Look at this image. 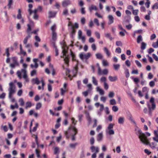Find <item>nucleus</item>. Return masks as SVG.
<instances>
[{
    "mask_svg": "<svg viewBox=\"0 0 158 158\" xmlns=\"http://www.w3.org/2000/svg\"><path fill=\"white\" fill-rule=\"evenodd\" d=\"M136 134L138 135L140 141L143 144L149 145L152 149L155 148L156 144L154 142L150 143L145 134L143 133L140 129H138L137 131L136 132Z\"/></svg>",
    "mask_w": 158,
    "mask_h": 158,
    "instance_id": "1",
    "label": "nucleus"
},
{
    "mask_svg": "<svg viewBox=\"0 0 158 158\" xmlns=\"http://www.w3.org/2000/svg\"><path fill=\"white\" fill-rule=\"evenodd\" d=\"M8 97L12 102L15 101V99L13 97V95L16 92V87L13 82H10L9 83V87L8 89Z\"/></svg>",
    "mask_w": 158,
    "mask_h": 158,
    "instance_id": "2",
    "label": "nucleus"
},
{
    "mask_svg": "<svg viewBox=\"0 0 158 158\" xmlns=\"http://www.w3.org/2000/svg\"><path fill=\"white\" fill-rule=\"evenodd\" d=\"M77 133V129L74 126H71L69 128L68 131L64 132V134L67 138H68L70 136H72V140H74L75 139V135Z\"/></svg>",
    "mask_w": 158,
    "mask_h": 158,
    "instance_id": "3",
    "label": "nucleus"
},
{
    "mask_svg": "<svg viewBox=\"0 0 158 158\" xmlns=\"http://www.w3.org/2000/svg\"><path fill=\"white\" fill-rule=\"evenodd\" d=\"M150 102L152 103L151 106L148 102H147V106L149 110V115L150 116H152V111L155 109L156 105L155 102L154 98L153 97L151 98Z\"/></svg>",
    "mask_w": 158,
    "mask_h": 158,
    "instance_id": "4",
    "label": "nucleus"
},
{
    "mask_svg": "<svg viewBox=\"0 0 158 158\" xmlns=\"http://www.w3.org/2000/svg\"><path fill=\"white\" fill-rule=\"evenodd\" d=\"M114 124L112 123L109 124L105 130L106 135H111L114 134V131L113 129Z\"/></svg>",
    "mask_w": 158,
    "mask_h": 158,
    "instance_id": "5",
    "label": "nucleus"
},
{
    "mask_svg": "<svg viewBox=\"0 0 158 158\" xmlns=\"http://www.w3.org/2000/svg\"><path fill=\"white\" fill-rule=\"evenodd\" d=\"M91 56V54L90 52H88L85 54L82 52L79 54V57L82 60L87 63V60Z\"/></svg>",
    "mask_w": 158,
    "mask_h": 158,
    "instance_id": "6",
    "label": "nucleus"
},
{
    "mask_svg": "<svg viewBox=\"0 0 158 158\" xmlns=\"http://www.w3.org/2000/svg\"><path fill=\"white\" fill-rule=\"evenodd\" d=\"M27 64L25 63H23V69H21V71L18 70L17 73L16 74L17 75L19 79L22 78L21 73H24L25 72L23 71H26V73H27Z\"/></svg>",
    "mask_w": 158,
    "mask_h": 158,
    "instance_id": "7",
    "label": "nucleus"
},
{
    "mask_svg": "<svg viewBox=\"0 0 158 158\" xmlns=\"http://www.w3.org/2000/svg\"><path fill=\"white\" fill-rule=\"evenodd\" d=\"M31 82L33 84H36L37 85H39L40 82L42 84V89L43 90L44 89V86L45 85V83L43 80H41V81H40L37 78H33L31 80Z\"/></svg>",
    "mask_w": 158,
    "mask_h": 158,
    "instance_id": "8",
    "label": "nucleus"
},
{
    "mask_svg": "<svg viewBox=\"0 0 158 158\" xmlns=\"http://www.w3.org/2000/svg\"><path fill=\"white\" fill-rule=\"evenodd\" d=\"M67 48V47H64L62 53L63 56H65V57L64 59V61L66 64H68L69 63V59L68 57L66 56V54L67 52L66 49Z\"/></svg>",
    "mask_w": 158,
    "mask_h": 158,
    "instance_id": "9",
    "label": "nucleus"
},
{
    "mask_svg": "<svg viewBox=\"0 0 158 158\" xmlns=\"http://www.w3.org/2000/svg\"><path fill=\"white\" fill-rule=\"evenodd\" d=\"M92 152L94 153H98L99 151V148L97 147H95L94 146H92L90 148Z\"/></svg>",
    "mask_w": 158,
    "mask_h": 158,
    "instance_id": "10",
    "label": "nucleus"
},
{
    "mask_svg": "<svg viewBox=\"0 0 158 158\" xmlns=\"http://www.w3.org/2000/svg\"><path fill=\"white\" fill-rule=\"evenodd\" d=\"M108 73V71L107 69H105L102 70L101 69L100 73H99V71H98V74L99 75H107Z\"/></svg>",
    "mask_w": 158,
    "mask_h": 158,
    "instance_id": "11",
    "label": "nucleus"
},
{
    "mask_svg": "<svg viewBox=\"0 0 158 158\" xmlns=\"http://www.w3.org/2000/svg\"><path fill=\"white\" fill-rule=\"evenodd\" d=\"M71 4V2L70 0H65L62 2V5L63 6H65Z\"/></svg>",
    "mask_w": 158,
    "mask_h": 158,
    "instance_id": "12",
    "label": "nucleus"
},
{
    "mask_svg": "<svg viewBox=\"0 0 158 158\" xmlns=\"http://www.w3.org/2000/svg\"><path fill=\"white\" fill-rule=\"evenodd\" d=\"M103 133L102 132L99 133L98 135L97 138V141L98 142H100L102 141L103 139Z\"/></svg>",
    "mask_w": 158,
    "mask_h": 158,
    "instance_id": "13",
    "label": "nucleus"
},
{
    "mask_svg": "<svg viewBox=\"0 0 158 158\" xmlns=\"http://www.w3.org/2000/svg\"><path fill=\"white\" fill-rule=\"evenodd\" d=\"M49 18H52L55 17L56 14V11H49Z\"/></svg>",
    "mask_w": 158,
    "mask_h": 158,
    "instance_id": "14",
    "label": "nucleus"
},
{
    "mask_svg": "<svg viewBox=\"0 0 158 158\" xmlns=\"http://www.w3.org/2000/svg\"><path fill=\"white\" fill-rule=\"evenodd\" d=\"M108 79L110 81L114 82L118 80V77H117L116 76H114V77H112L111 76H110L108 77Z\"/></svg>",
    "mask_w": 158,
    "mask_h": 158,
    "instance_id": "15",
    "label": "nucleus"
},
{
    "mask_svg": "<svg viewBox=\"0 0 158 158\" xmlns=\"http://www.w3.org/2000/svg\"><path fill=\"white\" fill-rule=\"evenodd\" d=\"M108 18L109 21V24H110L113 23L114 18L112 15H108Z\"/></svg>",
    "mask_w": 158,
    "mask_h": 158,
    "instance_id": "16",
    "label": "nucleus"
},
{
    "mask_svg": "<svg viewBox=\"0 0 158 158\" xmlns=\"http://www.w3.org/2000/svg\"><path fill=\"white\" fill-rule=\"evenodd\" d=\"M89 10L90 12H91L93 10H97L98 9L96 6L92 4L89 7Z\"/></svg>",
    "mask_w": 158,
    "mask_h": 158,
    "instance_id": "17",
    "label": "nucleus"
},
{
    "mask_svg": "<svg viewBox=\"0 0 158 158\" xmlns=\"http://www.w3.org/2000/svg\"><path fill=\"white\" fill-rule=\"evenodd\" d=\"M96 89L97 92H99V94L100 95H102L104 94V90L100 89L99 87H97L96 88Z\"/></svg>",
    "mask_w": 158,
    "mask_h": 158,
    "instance_id": "18",
    "label": "nucleus"
},
{
    "mask_svg": "<svg viewBox=\"0 0 158 158\" xmlns=\"http://www.w3.org/2000/svg\"><path fill=\"white\" fill-rule=\"evenodd\" d=\"M131 20V17L130 16H126L124 19L123 22V24L126 23H129Z\"/></svg>",
    "mask_w": 158,
    "mask_h": 158,
    "instance_id": "19",
    "label": "nucleus"
},
{
    "mask_svg": "<svg viewBox=\"0 0 158 158\" xmlns=\"http://www.w3.org/2000/svg\"><path fill=\"white\" fill-rule=\"evenodd\" d=\"M34 13L33 18L35 20H38L39 18V15L37 14V10H34L33 12Z\"/></svg>",
    "mask_w": 158,
    "mask_h": 158,
    "instance_id": "20",
    "label": "nucleus"
},
{
    "mask_svg": "<svg viewBox=\"0 0 158 158\" xmlns=\"http://www.w3.org/2000/svg\"><path fill=\"white\" fill-rule=\"evenodd\" d=\"M12 59L13 63L15 64L16 65L18 66H19V63L17 61V58L16 57H13L12 58Z\"/></svg>",
    "mask_w": 158,
    "mask_h": 158,
    "instance_id": "21",
    "label": "nucleus"
},
{
    "mask_svg": "<svg viewBox=\"0 0 158 158\" xmlns=\"http://www.w3.org/2000/svg\"><path fill=\"white\" fill-rule=\"evenodd\" d=\"M24 73H23V77L25 81L26 82H28L29 81V79L28 78L27 73H26V71H24Z\"/></svg>",
    "mask_w": 158,
    "mask_h": 158,
    "instance_id": "22",
    "label": "nucleus"
},
{
    "mask_svg": "<svg viewBox=\"0 0 158 158\" xmlns=\"http://www.w3.org/2000/svg\"><path fill=\"white\" fill-rule=\"evenodd\" d=\"M154 134L155 136L153 138V139L154 141L158 143V133L155 131Z\"/></svg>",
    "mask_w": 158,
    "mask_h": 158,
    "instance_id": "23",
    "label": "nucleus"
},
{
    "mask_svg": "<svg viewBox=\"0 0 158 158\" xmlns=\"http://www.w3.org/2000/svg\"><path fill=\"white\" fill-rule=\"evenodd\" d=\"M104 52L106 53L107 56L108 57H110V56L111 53L108 50L107 48L106 47H104Z\"/></svg>",
    "mask_w": 158,
    "mask_h": 158,
    "instance_id": "24",
    "label": "nucleus"
},
{
    "mask_svg": "<svg viewBox=\"0 0 158 158\" xmlns=\"http://www.w3.org/2000/svg\"><path fill=\"white\" fill-rule=\"evenodd\" d=\"M31 37V35H28L27 36H26L25 38L24 39V40L23 41V44H27L28 40V39L30 38Z\"/></svg>",
    "mask_w": 158,
    "mask_h": 158,
    "instance_id": "25",
    "label": "nucleus"
},
{
    "mask_svg": "<svg viewBox=\"0 0 158 158\" xmlns=\"http://www.w3.org/2000/svg\"><path fill=\"white\" fill-rule=\"evenodd\" d=\"M124 118L123 117H120L118 119V123L120 124H123L124 121Z\"/></svg>",
    "mask_w": 158,
    "mask_h": 158,
    "instance_id": "26",
    "label": "nucleus"
},
{
    "mask_svg": "<svg viewBox=\"0 0 158 158\" xmlns=\"http://www.w3.org/2000/svg\"><path fill=\"white\" fill-rule=\"evenodd\" d=\"M143 38L142 35H139L137 39V42L138 44H139L143 41Z\"/></svg>",
    "mask_w": 158,
    "mask_h": 158,
    "instance_id": "27",
    "label": "nucleus"
},
{
    "mask_svg": "<svg viewBox=\"0 0 158 158\" xmlns=\"http://www.w3.org/2000/svg\"><path fill=\"white\" fill-rule=\"evenodd\" d=\"M129 120L131 121V123L135 125H136V123L134 121V119L133 118L131 114H130L129 115Z\"/></svg>",
    "mask_w": 158,
    "mask_h": 158,
    "instance_id": "28",
    "label": "nucleus"
},
{
    "mask_svg": "<svg viewBox=\"0 0 158 158\" xmlns=\"http://www.w3.org/2000/svg\"><path fill=\"white\" fill-rule=\"evenodd\" d=\"M92 82L93 84L95 85H97L98 84V81L96 80L95 77L94 76H93L92 77Z\"/></svg>",
    "mask_w": 158,
    "mask_h": 158,
    "instance_id": "29",
    "label": "nucleus"
},
{
    "mask_svg": "<svg viewBox=\"0 0 158 158\" xmlns=\"http://www.w3.org/2000/svg\"><path fill=\"white\" fill-rule=\"evenodd\" d=\"M33 6L31 4H29L28 5L29 9L28 10V12L29 13L30 15H31L33 12V11H32L31 9L32 8Z\"/></svg>",
    "mask_w": 158,
    "mask_h": 158,
    "instance_id": "30",
    "label": "nucleus"
},
{
    "mask_svg": "<svg viewBox=\"0 0 158 158\" xmlns=\"http://www.w3.org/2000/svg\"><path fill=\"white\" fill-rule=\"evenodd\" d=\"M52 44H53V45L55 49V52H56L55 56H57L58 55V54H59L58 50L57 48V47L56 46V45H55V43L54 42H53Z\"/></svg>",
    "mask_w": 158,
    "mask_h": 158,
    "instance_id": "31",
    "label": "nucleus"
},
{
    "mask_svg": "<svg viewBox=\"0 0 158 158\" xmlns=\"http://www.w3.org/2000/svg\"><path fill=\"white\" fill-rule=\"evenodd\" d=\"M28 28L27 30V32L28 34V35H31V29L30 26V25L29 24H28L27 25Z\"/></svg>",
    "mask_w": 158,
    "mask_h": 158,
    "instance_id": "32",
    "label": "nucleus"
},
{
    "mask_svg": "<svg viewBox=\"0 0 158 158\" xmlns=\"http://www.w3.org/2000/svg\"><path fill=\"white\" fill-rule=\"evenodd\" d=\"M52 40L55 41L57 39V34L56 32H52Z\"/></svg>",
    "mask_w": 158,
    "mask_h": 158,
    "instance_id": "33",
    "label": "nucleus"
},
{
    "mask_svg": "<svg viewBox=\"0 0 158 158\" xmlns=\"http://www.w3.org/2000/svg\"><path fill=\"white\" fill-rule=\"evenodd\" d=\"M59 153V148L57 147H56L54 148V153L55 154L58 155Z\"/></svg>",
    "mask_w": 158,
    "mask_h": 158,
    "instance_id": "34",
    "label": "nucleus"
},
{
    "mask_svg": "<svg viewBox=\"0 0 158 158\" xmlns=\"http://www.w3.org/2000/svg\"><path fill=\"white\" fill-rule=\"evenodd\" d=\"M146 44L144 42H142L141 43V48L142 50H144L146 48Z\"/></svg>",
    "mask_w": 158,
    "mask_h": 158,
    "instance_id": "35",
    "label": "nucleus"
},
{
    "mask_svg": "<svg viewBox=\"0 0 158 158\" xmlns=\"http://www.w3.org/2000/svg\"><path fill=\"white\" fill-rule=\"evenodd\" d=\"M19 102L20 103V105L21 106H23L24 104V102L22 98H20L19 100Z\"/></svg>",
    "mask_w": 158,
    "mask_h": 158,
    "instance_id": "36",
    "label": "nucleus"
},
{
    "mask_svg": "<svg viewBox=\"0 0 158 158\" xmlns=\"http://www.w3.org/2000/svg\"><path fill=\"white\" fill-rule=\"evenodd\" d=\"M96 58L98 59H100L102 58L103 56L100 53H98L95 54Z\"/></svg>",
    "mask_w": 158,
    "mask_h": 158,
    "instance_id": "37",
    "label": "nucleus"
},
{
    "mask_svg": "<svg viewBox=\"0 0 158 158\" xmlns=\"http://www.w3.org/2000/svg\"><path fill=\"white\" fill-rule=\"evenodd\" d=\"M86 118L89 123L90 124L91 122V118H90V115H89V113H88L86 114Z\"/></svg>",
    "mask_w": 158,
    "mask_h": 158,
    "instance_id": "38",
    "label": "nucleus"
},
{
    "mask_svg": "<svg viewBox=\"0 0 158 158\" xmlns=\"http://www.w3.org/2000/svg\"><path fill=\"white\" fill-rule=\"evenodd\" d=\"M66 69L67 70L66 72V75L71 80L73 77L71 75L68 74L70 72L69 70L68 69Z\"/></svg>",
    "mask_w": 158,
    "mask_h": 158,
    "instance_id": "39",
    "label": "nucleus"
},
{
    "mask_svg": "<svg viewBox=\"0 0 158 158\" xmlns=\"http://www.w3.org/2000/svg\"><path fill=\"white\" fill-rule=\"evenodd\" d=\"M110 103L111 105H115L116 104V102L114 99H113L110 100Z\"/></svg>",
    "mask_w": 158,
    "mask_h": 158,
    "instance_id": "40",
    "label": "nucleus"
},
{
    "mask_svg": "<svg viewBox=\"0 0 158 158\" xmlns=\"http://www.w3.org/2000/svg\"><path fill=\"white\" fill-rule=\"evenodd\" d=\"M26 106L25 108L26 109H27L28 108L31 107V102H27L26 103Z\"/></svg>",
    "mask_w": 158,
    "mask_h": 158,
    "instance_id": "41",
    "label": "nucleus"
},
{
    "mask_svg": "<svg viewBox=\"0 0 158 158\" xmlns=\"http://www.w3.org/2000/svg\"><path fill=\"white\" fill-rule=\"evenodd\" d=\"M78 144V143H70L69 144V146L70 148L75 149L76 146Z\"/></svg>",
    "mask_w": 158,
    "mask_h": 158,
    "instance_id": "42",
    "label": "nucleus"
},
{
    "mask_svg": "<svg viewBox=\"0 0 158 158\" xmlns=\"http://www.w3.org/2000/svg\"><path fill=\"white\" fill-rule=\"evenodd\" d=\"M149 89L146 87H144L143 88L142 91L143 92H145L146 93H148Z\"/></svg>",
    "mask_w": 158,
    "mask_h": 158,
    "instance_id": "43",
    "label": "nucleus"
},
{
    "mask_svg": "<svg viewBox=\"0 0 158 158\" xmlns=\"http://www.w3.org/2000/svg\"><path fill=\"white\" fill-rule=\"evenodd\" d=\"M18 12V13L17 16V18L18 19H20L22 18L21 10L20 9H19Z\"/></svg>",
    "mask_w": 158,
    "mask_h": 158,
    "instance_id": "44",
    "label": "nucleus"
},
{
    "mask_svg": "<svg viewBox=\"0 0 158 158\" xmlns=\"http://www.w3.org/2000/svg\"><path fill=\"white\" fill-rule=\"evenodd\" d=\"M41 106L42 104L41 103L39 102L36 104L35 109L37 110H39L41 107Z\"/></svg>",
    "mask_w": 158,
    "mask_h": 158,
    "instance_id": "45",
    "label": "nucleus"
},
{
    "mask_svg": "<svg viewBox=\"0 0 158 158\" xmlns=\"http://www.w3.org/2000/svg\"><path fill=\"white\" fill-rule=\"evenodd\" d=\"M106 78L105 77H102L100 80L101 83L103 82L104 83H105V82H106Z\"/></svg>",
    "mask_w": 158,
    "mask_h": 158,
    "instance_id": "46",
    "label": "nucleus"
},
{
    "mask_svg": "<svg viewBox=\"0 0 158 158\" xmlns=\"http://www.w3.org/2000/svg\"><path fill=\"white\" fill-rule=\"evenodd\" d=\"M113 66L114 69L116 70H118L120 68V65L119 64H114Z\"/></svg>",
    "mask_w": 158,
    "mask_h": 158,
    "instance_id": "47",
    "label": "nucleus"
},
{
    "mask_svg": "<svg viewBox=\"0 0 158 158\" xmlns=\"http://www.w3.org/2000/svg\"><path fill=\"white\" fill-rule=\"evenodd\" d=\"M13 1L12 0H9L8 3V9H10L11 8V5H12Z\"/></svg>",
    "mask_w": 158,
    "mask_h": 158,
    "instance_id": "48",
    "label": "nucleus"
},
{
    "mask_svg": "<svg viewBox=\"0 0 158 158\" xmlns=\"http://www.w3.org/2000/svg\"><path fill=\"white\" fill-rule=\"evenodd\" d=\"M103 65L104 66H108L109 65L108 62L106 60H103L102 61Z\"/></svg>",
    "mask_w": 158,
    "mask_h": 158,
    "instance_id": "49",
    "label": "nucleus"
},
{
    "mask_svg": "<svg viewBox=\"0 0 158 158\" xmlns=\"http://www.w3.org/2000/svg\"><path fill=\"white\" fill-rule=\"evenodd\" d=\"M71 120L72 121V124H74V126H72V125H71L70 126V127H69V128L70 127H71V126H74L75 127V126L76 125V123L77 122V121H75V119L73 118H72Z\"/></svg>",
    "mask_w": 158,
    "mask_h": 158,
    "instance_id": "50",
    "label": "nucleus"
},
{
    "mask_svg": "<svg viewBox=\"0 0 158 158\" xmlns=\"http://www.w3.org/2000/svg\"><path fill=\"white\" fill-rule=\"evenodd\" d=\"M112 110L113 111L116 112L118 110V108L117 106H114L112 107Z\"/></svg>",
    "mask_w": 158,
    "mask_h": 158,
    "instance_id": "51",
    "label": "nucleus"
},
{
    "mask_svg": "<svg viewBox=\"0 0 158 158\" xmlns=\"http://www.w3.org/2000/svg\"><path fill=\"white\" fill-rule=\"evenodd\" d=\"M94 23L97 26H98L99 25V20L97 18H95L94 19Z\"/></svg>",
    "mask_w": 158,
    "mask_h": 158,
    "instance_id": "52",
    "label": "nucleus"
},
{
    "mask_svg": "<svg viewBox=\"0 0 158 158\" xmlns=\"http://www.w3.org/2000/svg\"><path fill=\"white\" fill-rule=\"evenodd\" d=\"M34 10H36L37 12L38 11L40 12L42 10V7L41 6H39L37 8L35 9Z\"/></svg>",
    "mask_w": 158,
    "mask_h": 158,
    "instance_id": "53",
    "label": "nucleus"
},
{
    "mask_svg": "<svg viewBox=\"0 0 158 158\" xmlns=\"http://www.w3.org/2000/svg\"><path fill=\"white\" fill-rule=\"evenodd\" d=\"M19 55H20L21 54H23L24 56H25L27 55L26 52L24 51L23 49L20 50V53L18 54Z\"/></svg>",
    "mask_w": 158,
    "mask_h": 158,
    "instance_id": "54",
    "label": "nucleus"
},
{
    "mask_svg": "<svg viewBox=\"0 0 158 158\" xmlns=\"http://www.w3.org/2000/svg\"><path fill=\"white\" fill-rule=\"evenodd\" d=\"M114 95V94L113 92H110L108 94V97L110 98H113Z\"/></svg>",
    "mask_w": 158,
    "mask_h": 158,
    "instance_id": "55",
    "label": "nucleus"
},
{
    "mask_svg": "<svg viewBox=\"0 0 158 158\" xmlns=\"http://www.w3.org/2000/svg\"><path fill=\"white\" fill-rule=\"evenodd\" d=\"M125 73L126 75V77H128L130 76V74L129 71V70L127 69H126L125 71Z\"/></svg>",
    "mask_w": 158,
    "mask_h": 158,
    "instance_id": "56",
    "label": "nucleus"
},
{
    "mask_svg": "<svg viewBox=\"0 0 158 158\" xmlns=\"http://www.w3.org/2000/svg\"><path fill=\"white\" fill-rule=\"evenodd\" d=\"M139 12V10L138 9L137 10H133L132 11V13L134 15H137L138 14Z\"/></svg>",
    "mask_w": 158,
    "mask_h": 158,
    "instance_id": "57",
    "label": "nucleus"
},
{
    "mask_svg": "<svg viewBox=\"0 0 158 158\" xmlns=\"http://www.w3.org/2000/svg\"><path fill=\"white\" fill-rule=\"evenodd\" d=\"M56 28V26L55 24H54L51 27V29L52 31V32H55Z\"/></svg>",
    "mask_w": 158,
    "mask_h": 158,
    "instance_id": "58",
    "label": "nucleus"
},
{
    "mask_svg": "<svg viewBox=\"0 0 158 158\" xmlns=\"http://www.w3.org/2000/svg\"><path fill=\"white\" fill-rule=\"evenodd\" d=\"M63 14L64 15H67L68 14V10L66 9H64L63 11Z\"/></svg>",
    "mask_w": 158,
    "mask_h": 158,
    "instance_id": "59",
    "label": "nucleus"
},
{
    "mask_svg": "<svg viewBox=\"0 0 158 158\" xmlns=\"http://www.w3.org/2000/svg\"><path fill=\"white\" fill-rule=\"evenodd\" d=\"M77 82L78 88L79 89H81V81H78Z\"/></svg>",
    "mask_w": 158,
    "mask_h": 158,
    "instance_id": "60",
    "label": "nucleus"
},
{
    "mask_svg": "<svg viewBox=\"0 0 158 158\" xmlns=\"http://www.w3.org/2000/svg\"><path fill=\"white\" fill-rule=\"evenodd\" d=\"M152 8L153 9H158V3H155L153 6H152Z\"/></svg>",
    "mask_w": 158,
    "mask_h": 158,
    "instance_id": "61",
    "label": "nucleus"
},
{
    "mask_svg": "<svg viewBox=\"0 0 158 158\" xmlns=\"http://www.w3.org/2000/svg\"><path fill=\"white\" fill-rule=\"evenodd\" d=\"M86 34L88 36H90L91 35V31L89 30H86Z\"/></svg>",
    "mask_w": 158,
    "mask_h": 158,
    "instance_id": "62",
    "label": "nucleus"
},
{
    "mask_svg": "<svg viewBox=\"0 0 158 158\" xmlns=\"http://www.w3.org/2000/svg\"><path fill=\"white\" fill-rule=\"evenodd\" d=\"M81 22L82 25L85 24V18L82 17L81 19Z\"/></svg>",
    "mask_w": 158,
    "mask_h": 158,
    "instance_id": "63",
    "label": "nucleus"
},
{
    "mask_svg": "<svg viewBox=\"0 0 158 158\" xmlns=\"http://www.w3.org/2000/svg\"><path fill=\"white\" fill-rule=\"evenodd\" d=\"M95 36H96V37L98 39H100V34L97 31H95Z\"/></svg>",
    "mask_w": 158,
    "mask_h": 158,
    "instance_id": "64",
    "label": "nucleus"
}]
</instances>
